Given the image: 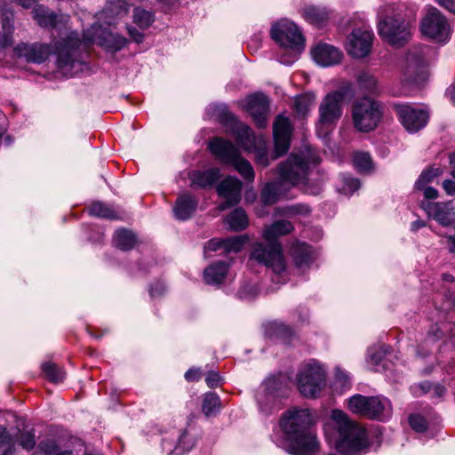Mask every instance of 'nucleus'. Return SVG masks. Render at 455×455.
I'll return each mask as SVG.
<instances>
[{"label": "nucleus", "instance_id": "nucleus-60", "mask_svg": "<svg viewBox=\"0 0 455 455\" xmlns=\"http://www.w3.org/2000/svg\"><path fill=\"white\" fill-rule=\"evenodd\" d=\"M12 43V33L4 31V34L0 32V49L5 48L11 45Z\"/></svg>", "mask_w": 455, "mask_h": 455}, {"label": "nucleus", "instance_id": "nucleus-29", "mask_svg": "<svg viewBox=\"0 0 455 455\" xmlns=\"http://www.w3.org/2000/svg\"><path fill=\"white\" fill-rule=\"evenodd\" d=\"M293 258L296 267L301 270L309 267L314 261L311 249L306 244H302L294 249Z\"/></svg>", "mask_w": 455, "mask_h": 455}, {"label": "nucleus", "instance_id": "nucleus-18", "mask_svg": "<svg viewBox=\"0 0 455 455\" xmlns=\"http://www.w3.org/2000/svg\"><path fill=\"white\" fill-rule=\"evenodd\" d=\"M240 110L249 114H267L270 111L271 100L262 92L251 93L238 101Z\"/></svg>", "mask_w": 455, "mask_h": 455}, {"label": "nucleus", "instance_id": "nucleus-46", "mask_svg": "<svg viewBox=\"0 0 455 455\" xmlns=\"http://www.w3.org/2000/svg\"><path fill=\"white\" fill-rule=\"evenodd\" d=\"M440 175L439 169H430L424 171L415 183V188L417 189H421L427 183L433 181L435 178Z\"/></svg>", "mask_w": 455, "mask_h": 455}, {"label": "nucleus", "instance_id": "nucleus-41", "mask_svg": "<svg viewBox=\"0 0 455 455\" xmlns=\"http://www.w3.org/2000/svg\"><path fill=\"white\" fill-rule=\"evenodd\" d=\"M353 164L360 172H367L372 170V160L368 153L357 152L353 156Z\"/></svg>", "mask_w": 455, "mask_h": 455}, {"label": "nucleus", "instance_id": "nucleus-16", "mask_svg": "<svg viewBox=\"0 0 455 455\" xmlns=\"http://www.w3.org/2000/svg\"><path fill=\"white\" fill-rule=\"evenodd\" d=\"M374 35L372 31L363 28H355L347 37V50L354 58L367 56L371 49Z\"/></svg>", "mask_w": 455, "mask_h": 455}, {"label": "nucleus", "instance_id": "nucleus-49", "mask_svg": "<svg viewBox=\"0 0 455 455\" xmlns=\"http://www.w3.org/2000/svg\"><path fill=\"white\" fill-rule=\"evenodd\" d=\"M20 446L27 451L32 450L36 445L34 434L31 432H20L17 440Z\"/></svg>", "mask_w": 455, "mask_h": 455}, {"label": "nucleus", "instance_id": "nucleus-22", "mask_svg": "<svg viewBox=\"0 0 455 455\" xmlns=\"http://www.w3.org/2000/svg\"><path fill=\"white\" fill-rule=\"evenodd\" d=\"M345 105V92L333 91L328 93L322 100L319 114H341Z\"/></svg>", "mask_w": 455, "mask_h": 455}, {"label": "nucleus", "instance_id": "nucleus-62", "mask_svg": "<svg viewBox=\"0 0 455 455\" xmlns=\"http://www.w3.org/2000/svg\"><path fill=\"white\" fill-rule=\"evenodd\" d=\"M420 190H423L424 196L426 199H435L438 196L437 189H435L432 187L424 186V188H421Z\"/></svg>", "mask_w": 455, "mask_h": 455}, {"label": "nucleus", "instance_id": "nucleus-19", "mask_svg": "<svg viewBox=\"0 0 455 455\" xmlns=\"http://www.w3.org/2000/svg\"><path fill=\"white\" fill-rule=\"evenodd\" d=\"M313 59L323 67L338 64L342 58V52L336 47L323 44L312 50Z\"/></svg>", "mask_w": 455, "mask_h": 455}, {"label": "nucleus", "instance_id": "nucleus-47", "mask_svg": "<svg viewBox=\"0 0 455 455\" xmlns=\"http://www.w3.org/2000/svg\"><path fill=\"white\" fill-rule=\"evenodd\" d=\"M194 446V440L191 437H188V433L183 432L178 441V445L175 447L174 451L177 454H183L185 451H188Z\"/></svg>", "mask_w": 455, "mask_h": 455}, {"label": "nucleus", "instance_id": "nucleus-48", "mask_svg": "<svg viewBox=\"0 0 455 455\" xmlns=\"http://www.w3.org/2000/svg\"><path fill=\"white\" fill-rule=\"evenodd\" d=\"M108 8L110 12L113 14L119 16L123 14H126L129 11V4L124 0H116L111 1L108 0Z\"/></svg>", "mask_w": 455, "mask_h": 455}, {"label": "nucleus", "instance_id": "nucleus-42", "mask_svg": "<svg viewBox=\"0 0 455 455\" xmlns=\"http://www.w3.org/2000/svg\"><path fill=\"white\" fill-rule=\"evenodd\" d=\"M42 369L46 378L52 382H60L65 379V372L54 363H45Z\"/></svg>", "mask_w": 455, "mask_h": 455}, {"label": "nucleus", "instance_id": "nucleus-28", "mask_svg": "<svg viewBox=\"0 0 455 455\" xmlns=\"http://www.w3.org/2000/svg\"><path fill=\"white\" fill-rule=\"evenodd\" d=\"M34 19L43 28H54L58 22V15L43 5L34 9Z\"/></svg>", "mask_w": 455, "mask_h": 455}, {"label": "nucleus", "instance_id": "nucleus-50", "mask_svg": "<svg viewBox=\"0 0 455 455\" xmlns=\"http://www.w3.org/2000/svg\"><path fill=\"white\" fill-rule=\"evenodd\" d=\"M273 331L275 334L283 339V341H288L290 338L293 335V331L291 327L285 325L282 323H274L272 324Z\"/></svg>", "mask_w": 455, "mask_h": 455}, {"label": "nucleus", "instance_id": "nucleus-1", "mask_svg": "<svg viewBox=\"0 0 455 455\" xmlns=\"http://www.w3.org/2000/svg\"><path fill=\"white\" fill-rule=\"evenodd\" d=\"M88 44H98L108 51L116 52L123 49L127 40L124 36L114 34L101 26L93 25L83 38L76 31L67 34V37L56 44L57 67L64 76L71 77L84 70V52Z\"/></svg>", "mask_w": 455, "mask_h": 455}, {"label": "nucleus", "instance_id": "nucleus-27", "mask_svg": "<svg viewBox=\"0 0 455 455\" xmlns=\"http://www.w3.org/2000/svg\"><path fill=\"white\" fill-rule=\"evenodd\" d=\"M387 347L383 344L374 345L367 351V362L375 371H382L385 365L382 363Z\"/></svg>", "mask_w": 455, "mask_h": 455}, {"label": "nucleus", "instance_id": "nucleus-5", "mask_svg": "<svg viewBox=\"0 0 455 455\" xmlns=\"http://www.w3.org/2000/svg\"><path fill=\"white\" fill-rule=\"evenodd\" d=\"M378 19L379 35L387 43L400 47L409 40L411 32L408 23L400 15L395 13L394 5L380 6L378 11Z\"/></svg>", "mask_w": 455, "mask_h": 455}, {"label": "nucleus", "instance_id": "nucleus-63", "mask_svg": "<svg viewBox=\"0 0 455 455\" xmlns=\"http://www.w3.org/2000/svg\"><path fill=\"white\" fill-rule=\"evenodd\" d=\"M201 377V372L196 369H190L185 373V379L188 381L198 380Z\"/></svg>", "mask_w": 455, "mask_h": 455}, {"label": "nucleus", "instance_id": "nucleus-21", "mask_svg": "<svg viewBox=\"0 0 455 455\" xmlns=\"http://www.w3.org/2000/svg\"><path fill=\"white\" fill-rule=\"evenodd\" d=\"M198 201L189 193H184L177 198L173 207L176 219L186 220L192 217L197 208Z\"/></svg>", "mask_w": 455, "mask_h": 455}, {"label": "nucleus", "instance_id": "nucleus-34", "mask_svg": "<svg viewBox=\"0 0 455 455\" xmlns=\"http://www.w3.org/2000/svg\"><path fill=\"white\" fill-rule=\"evenodd\" d=\"M202 410L206 417L215 416L220 410V397L214 393H206L203 399Z\"/></svg>", "mask_w": 455, "mask_h": 455}, {"label": "nucleus", "instance_id": "nucleus-64", "mask_svg": "<svg viewBox=\"0 0 455 455\" xmlns=\"http://www.w3.org/2000/svg\"><path fill=\"white\" fill-rule=\"evenodd\" d=\"M339 116H320L319 124L320 125H327L333 124Z\"/></svg>", "mask_w": 455, "mask_h": 455}, {"label": "nucleus", "instance_id": "nucleus-24", "mask_svg": "<svg viewBox=\"0 0 455 455\" xmlns=\"http://www.w3.org/2000/svg\"><path fill=\"white\" fill-rule=\"evenodd\" d=\"M289 189L280 180L267 183L261 191V201L265 204H273Z\"/></svg>", "mask_w": 455, "mask_h": 455}, {"label": "nucleus", "instance_id": "nucleus-61", "mask_svg": "<svg viewBox=\"0 0 455 455\" xmlns=\"http://www.w3.org/2000/svg\"><path fill=\"white\" fill-rule=\"evenodd\" d=\"M435 2L451 13H455V0H435Z\"/></svg>", "mask_w": 455, "mask_h": 455}, {"label": "nucleus", "instance_id": "nucleus-57", "mask_svg": "<svg viewBox=\"0 0 455 455\" xmlns=\"http://www.w3.org/2000/svg\"><path fill=\"white\" fill-rule=\"evenodd\" d=\"M220 376L215 371H210L205 378V381L211 388L216 387L220 382Z\"/></svg>", "mask_w": 455, "mask_h": 455}, {"label": "nucleus", "instance_id": "nucleus-10", "mask_svg": "<svg viewBox=\"0 0 455 455\" xmlns=\"http://www.w3.org/2000/svg\"><path fill=\"white\" fill-rule=\"evenodd\" d=\"M227 117L230 123V132H233L238 140L240 146L245 151H252L255 149V161L258 164L267 167L269 164L268 154L266 148H255V141L250 127L241 122L236 121L234 116H222Z\"/></svg>", "mask_w": 455, "mask_h": 455}, {"label": "nucleus", "instance_id": "nucleus-52", "mask_svg": "<svg viewBox=\"0 0 455 455\" xmlns=\"http://www.w3.org/2000/svg\"><path fill=\"white\" fill-rule=\"evenodd\" d=\"M38 449L44 455H57L60 451V448L52 440L41 442L38 445Z\"/></svg>", "mask_w": 455, "mask_h": 455}, {"label": "nucleus", "instance_id": "nucleus-35", "mask_svg": "<svg viewBox=\"0 0 455 455\" xmlns=\"http://www.w3.org/2000/svg\"><path fill=\"white\" fill-rule=\"evenodd\" d=\"M380 116H353L355 127L363 132H368L378 125Z\"/></svg>", "mask_w": 455, "mask_h": 455}, {"label": "nucleus", "instance_id": "nucleus-6", "mask_svg": "<svg viewBox=\"0 0 455 455\" xmlns=\"http://www.w3.org/2000/svg\"><path fill=\"white\" fill-rule=\"evenodd\" d=\"M209 149L221 163L232 166L245 180L252 182L254 171L249 161L241 156L238 148L220 138L213 139Z\"/></svg>", "mask_w": 455, "mask_h": 455}, {"label": "nucleus", "instance_id": "nucleus-45", "mask_svg": "<svg viewBox=\"0 0 455 455\" xmlns=\"http://www.w3.org/2000/svg\"><path fill=\"white\" fill-rule=\"evenodd\" d=\"M341 179L343 181L342 190L346 195H352L361 187L360 180L348 174H342Z\"/></svg>", "mask_w": 455, "mask_h": 455}, {"label": "nucleus", "instance_id": "nucleus-11", "mask_svg": "<svg viewBox=\"0 0 455 455\" xmlns=\"http://www.w3.org/2000/svg\"><path fill=\"white\" fill-rule=\"evenodd\" d=\"M421 32L435 41L445 42L451 36V28L446 17L435 7H431L422 19Z\"/></svg>", "mask_w": 455, "mask_h": 455}, {"label": "nucleus", "instance_id": "nucleus-58", "mask_svg": "<svg viewBox=\"0 0 455 455\" xmlns=\"http://www.w3.org/2000/svg\"><path fill=\"white\" fill-rule=\"evenodd\" d=\"M164 291L165 285L161 282H157L156 283H155L154 286H152L149 290V293L152 298L159 297L163 295Z\"/></svg>", "mask_w": 455, "mask_h": 455}, {"label": "nucleus", "instance_id": "nucleus-4", "mask_svg": "<svg viewBox=\"0 0 455 455\" xmlns=\"http://www.w3.org/2000/svg\"><path fill=\"white\" fill-rule=\"evenodd\" d=\"M270 35L283 51V53L279 54V62L284 65L292 64L304 48V37L295 23L281 20L272 25Z\"/></svg>", "mask_w": 455, "mask_h": 455}, {"label": "nucleus", "instance_id": "nucleus-8", "mask_svg": "<svg viewBox=\"0 0 455 455\" xmlns=\"http://www.w3.org/2000/svg\"><path fill=\"white\" fill-rule=\"evenodd\" d=\"M299 393L307 398H314L326 385V371L316 361L304 364L297 375Z\"/></svg>", "mask_w": 455, "mask_h": 455}, {"label": "nucleus", "instance_id": "nucleus-59", "mask_svg": "<svg viewBox=\"0 0 455 455\" xmlns=\"http://www.w3.org/2000/svg\"><path fill=\"white\" fill-rule=\"evenodd\" d=\"M128 34L131 38L137 44H140L144 39V35L140 33L136 28L132 26L127 27Z\"/></svg>", "mask_w": 455, "mask_h": 455}, {"label": "nucleus", "instance_id": "nucleus-39", "mask_svg": "<svg viewBox=\"0 0 455 455\" xmlns=\"http://www.w3.org/2000/svg\"><path fill=\"white\" fill-rule=\"evenodd\" d=\"M89 212L91 215L99 218L109 220H115L117 218L116 213L110 207L101 202L93 203L89 209Z\"/></svg>", "mask_w": 455, "mask_h": 455}, {"label": "nucleus", "instance_id": "nucleus-51", "mask_svg": "<svg viewBox=\"0 0 455 455\" xmlns=\"http://www.w3.org/2000/svg\"><path fill=\"white\" fill-rule=\"evenodd\" d=\"M258 291L259 289L254 283H247L240 288L238 291V297L241 299L250 300L257 296Z\"/></svg>", "mask_w": 455, "mask_h": 455}, {"label": "nucleus", "instance_id": "nucleus-12", "mask_svg": "<svg viewBox=\"0 0 455 455\" xmlns=\"http://www.w3.org/2000/svg\"><path fill=\"white\" fill-rule=\"evenodd\" d=\"M307 164L299 156L291 155L279 165V180L290 190L303 184L307 176Z\"/></svg>", "mask_w": 455, "mask_h": 455}, {"label": "nucleus", "instance_id": "nucleus-33", "mask_svg": "<svg viewBox=\"0 0 455 455\" xmlns=\"http://www.w3.org/2000/svg\"><path fill=\"white\" fill-rule=\"evenodd\" d=\"M304 18L310 23L321 25L329 18V12L325 8L317 6H308L304 9Z\"/></svg>", "mask_w": 455, "mask_h": 455}, {"label": "nucleus", "instance_id": "nucleus-53", "mask_svg": "<svg viewBox=\"0 0 455 455\" xmlns=\"http://www.w3.org/2000/svg\"><path fill=\"white\" fill-rule=\"evenodd\" d=\"M409 423L411 428L417 432H424L427 430V421L420 415H411L409 417Z\"/></svg>", "mask_w": 455, "mask_h": 455}, {"label": "nucleus", "instance_id": "nucleus-36", "mask_svg": "<svg viewBox=\"0 0 455 455\" xmlns=\"http://www.w3.org/2000/svg\"><path fill=\"white\" fill-rule=\"evenodd\" d=\"M315 97L313 93L307 92L296 97L293 106L297 114H307L315 104Z\"/></svg>", "mask_w": 455, "mask_h": 455}, {"label": "nucleus", "instance_id": "nucleus-40", "mask_svg": "<svg viewBox=\"0 0 455 455\" xmlns=\"http://www.w3.org/2000/svg\"><path fill=\"white\" fill-rule=\"evenodd\" d=\"M394 111L396 114H428L430 108L424 104H395Z\"/></svg>", "mask_w": 455, "mask_h": 455}, {"label": "nucleus", "instance_id": "nucleus-37", "mask_svg": "<svg viewBox=\"0 0 455 455\" xmlns=\"http://www.w3.org/2000/svg\"><path fill=\"white\" fill-rule=\"evenodd\" d=\"M155 20L153 12L140 7L133 10V22L141 29L149 28Z\"/></svg>", "mask_w": 455, "mask_h": 455}, {"label": "nucleus", "instance_id": "nucleus-14", "mask_svg": "<svg viewBox=\"0 0 455 455\" xmlns=\"http://www.w3.org/2000/svg\"><path fill=\"white\" fill-rule=\"evenodd\" d=\"M66 37L67 35L65 36L60 37V39L56 40L53 43L52 47L47 44L20 43L14 48V52L19 57H24L28 62L42 63L46 60V59L49 57L51 53H53L57 58V55L55 53L56 44ZM55 64L57 65V60L55 61ZM56 68L57 71L62 76H64L61 72H60L57 66Z\"/></svg>", "mask_w": 455, "mask_h": 455}, {"label": "nucleus", "instance_id": "nucleus-55", "mask_svg": "<svg viewBox=\"0 0 455 455\" xmlns=\"http://www.w3.org/2000/svg\"><path fill=\"white\" fill-rule=\"evenodd\" d=\"M220 249L224 250V239H217V238L212 239L204 246L205 253L207 251H215Z\"/></svg>", "mask_w": 455, "mask_h": 455}, {"label": "nucleus", "instance_id": "nucleus-25", "mask_svg": "<svg viewBox=\"0 0 455 455\" xmlns=\"http://www.w3.org/2000/svg\"><path fill=\"white\" fill-rule=\"evenodd\" d=\"M228 271V265L226 262L220 261L205 268L204 279L208 284H219L222 283Z\"/></svg>", "mask_w": 455, "mask_h": 455}, {"label": "nucleus", "instance_id": "nucleus-17", "mask_svg": "<svg viewBox=\"0 0 455 455\" xmlns=\"http://www.w3.org/2000/svg\"><path fill=\"white\" fill-rule=\"evenodd\" d=\"M242 182L235 177L228 176L217 187L219 196L225 201L219 205L220 211L237 204L241 200Z\"/></svg>", "mask_w": 455, "mask_h": 455}, {"label": "nucleus", "instance_id": "nucleus-43", "mask_svg": "<svg viewBox=\"0 0 455 455\" xmlns=\"http://www.w3.org/2000/svg\"><path fill=\"white\" fill-rule=\"evenodd\" d=\"M359 86L367 91H373L377 85V79L368 71H361L356 76Z\"/></svg>", "mask_w": 455, "mask_h": 455}, {"label": "nucleus", "instance_id": "nucleus-31", "mask_svg": "<svg viewBox=\"0 0 455 455\" xmlns=\"http://www.w3.org/2000/svg\"><path fill=\"white\" fill-rule=\"evenodd\" d=\"M227 223L229 225V228L234 231H240L246 228L249 225V220L245 212L237 208L230 212L226 218Z\"/></svg>", "mask_w": 455, "mask_h": 455}, {"label": "nucleus", "instance_id": "nucleus-2", "mask_svg": "<svg viewBox=\"0 0 455 455\" xmlns=\"http://www.w3.org/2000/svg\"><path fill=\"white\" fill-rule=\"evenodd\" d=\"M312 423L307 409L293 408L284 412L280 421L284 435L282 448L292 455H315L319 443L309 429Z\"/></svg>", "mask_w": 455, "mask_h": 455}, {"label": "nucleus", "instance_id": "nucleus-3", "mask_svg": "<svg viewBox=\"0 0 455 455\" xmlns=\"http://www.w3.org/2000/svg\"><path fill=\"white\" fill-rule=\"evenodd\" d=\"M292 229L293 226L288 220H277L266 227L263 237L267 243H257L251 253V259L273 271L272 280L278 283L286 282L287 270L281 245L276 239L291 233Z\"/></svg>", "mask_w": 455, "mask_h": 455}, {"label": "nucleus", "instance_id": "nucleus-32", "mask_svg": "<svg viewBox=\"0 0 455 455\" xmlns=\"http://www.w3.org/2000/svg\"><path fill=\"white\" fill-rule=\"evenodd\" d=\"M399 121L408 132H416L426 126L427 116H399Z\"/></svg>", "mask_w": 455, "mask_h": 455}, {"label": "nucleus", "instance_id": "nucleus-7", "mask_svg": "<svg viewBox=\"0 0 455 455\" xmlns=\"http://www.w3.org/2000/svg\"><path fill=\"white\" fill-rule=\"evenodd\" d=\"M347 406L353 413L370 419L384 420L392 414L390 401L379 395H355L349 398Z\"/></svg>", "mask_w": 455, "mask_h": 455}, {"label": "nucleus", "instance_id": "nucleus-56", "mask_svg": "<svg viewBox=\"0 0 455 455\" xmlns=\"http://www.w3.org/2000/svg\"><path fill=\"white\" fill-rule=\"evenodd\" d=\"M12 19L13 14L12 12H6L2 13V24L4 31H7L12 34Z\"/></svg>", "mask_w": 455, "mask_h": 455}, {"label": "nucleus", "instance_id": "nucleus-23", "mask_svg": "<svg viewBox=\"0 0 455 455\" xmlns=\"http://www.w3.org/2000/svg\"><path fill=\"white\" fill-rule=\"evenodd\" d=\"M220 177L218 168L204 172L194 171L189 174L192 187L207 188L212 186Z\"/></svg>", "mask_w": 455, "mask_h": 455}, {"label": "nucleus", "instance_id": "nucleus-13", "mask_svg": "<svg viewBox=\"0 0 455 455\" xmlns=\"http://www.w3.org/2000/svg\"><path fill=\"white\" fill-rule=\"evenodd\" d=\"M433 51L428 46H414L409 50L406 55V74L412 83L419 84L427 78L425 66L427 65Z\"/></svg>", "mask_w": 455, "mask_h": 455}, {"label": "nucleus", "instance_id": "nucleus-9", "mask_svg": "<svg viewBox=\"0 0 455 455\" xmlns=\"http://www.w3.org/2000/svg\"><path fill=\"white\" fill-rule=\"evenodd\" d=\"M288 394L284 377H272L265 380L257 395L259 411L269 415L279 410L281 399Z\"/></svg>", "mask_w": 455, "mask_h": 455}, {"label": "nucleus", "instance_id": "nucleus-15", "mask_svg": "<svg viewBox=\"0 0 455 455\" xmlns=\"http://www.w3.org/2000/svg\"><path fill=\"white\" fill-rule=\"evenodd\" d=\"M292 132L293 127L289 118L284 116H277L273 127L275 156L272 157V160L287 153L291 146Z\"/></svg>", "mask_w": 455, "mask_h": 455}, {"label": "nucleus", "instance_id": "nucleus-38", "mask_svg": "<svg viewBox=\"0 0 455 455\" xmlns=\"http://www.w3.org/2000/svg\"><path fill=\"white\" fill-rule=\"evenodd\" d=\"M248 242L246 235H239L224 239V253L239 252Z\"/></svg>", "mask_w": 455, "mask_h": 455}, {"label": "nucleus", "instance_id": "nucleus-20", "mask_svg": "<svg viewBox=\"0 0 455 455\" xmlns=\"http://www.w3.org/2000/svg\"><path fill=\"white\" fill-rule=\"evenodd\" d=\"M422 208L430 218L443 226L449 225L454 216L450 203H422Z\"/></svg>", "mask_w": 455, "mask_h": 455}, {"label": "nucleus", "instance_id": "nucleus-44", "mask_svg": "<svg viewBox=\"0 0 455 455\" xmlns=\"http://www.w3.org/2000/svg\"><path fill=\"white\" fill-rule=\"evenodd\" d=\"M6 447L3 455H12L15 451V443L6 429L0 425V448Z\"/></svg>", "mask_w": 455, "mask_h": 455}, {"label": "nucleus", "instance_id": "nucleus-54", "mask_svg": "<svg viewBox=\"0 0 455 455\" xmlns=\"http://www.w3.org/2000/svg\"><path fill=\"white\" fill-rule=\"evenodd\" d=\"M335 384L339 385L341 387L346 388L349 386V376L339 368L335 370Z\"/></svg>", "mask_w": 455, "mask_h": 455}, {"label": "nucleus", "instance_id": "nucleus-26", "mask_svg": "<svg viewBox=\"0 0 455 455\" xmlns=\"http://www.w3.org/2000/svg\"><path fill=\"white\" fill-rule=\"evenodd\" d=\"M382 111L380 104L368 96L357 98L352 104V114H380Z\"/></svg>", "mask_w": 455, "mask_h": 455}, {"label": "nucleus", "instance_id": "nucleus-30", "mask_svg": "<svg viewBox=\"0 0 455 455\" xmlns=\"http://www.w3.org/2000/svg\"><path fill=\"white\" fill-rule=\"evenodd\" d=\"M113 242L116 247L123 251H128L134 247L136 243V236L132 231L119 229L116 231Z\"/></svg>", "mask_w": 455, "mask_h": 455}]
</instances>
